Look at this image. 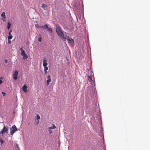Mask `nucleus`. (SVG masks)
Here are the masks:
<instances>
[{
  "instance_id": "27",
  "label": "nucleus",
  "mask_w": 150,
  "mask_h": 150,
  "mask_svg": "<svg viewBox=\"0 0 150 150\" xmlns=\"http://www.w3.org/2000/svg\"><path fill=\"white\" fill-rule=\"evenodd\" d=\"M2 79V78L1 77L0 78V84H1L3 82L2 80L1 79Z\"/></svg>"
},
{
  "instance_id": "29",
  "label": "nucleus",
  "mask_w": 150,
  "mask_h": 150,
  "mask_svg": "<svg viewBox=\"0 0 150 150\" xmlns=\"http://www.w3.org/2000/svg\"><path fill=\"white\" fill-rule=\"evenodd\" d=\"M12 31V30H10V32L9 33L8 35L9 36L12 35L11 34V32Z\"/></svg>"
},
{
  "instance_id": "7",
  "label": "nucleus",
  "mask_w": 150,
  "mask_h": 150,
  "mask_svg": "<svg viewBox=\"0 0 150 150\" xmlns=\"http://www.w3.org/2000/svg\"><path fill=\"white\" fill-rule=\"evenodd\" d=\"M22 89L23 91L25 93L28 92L27 90V87L26 85H24L22 87Z\"/></svg>"
},
{
  "instance_id": "6",
  "label": "nucleus",
  "mask_w": 150,
  "mask_h": 150,
  "mask_svg": "<svg viewBox=\"0 0 150 150\" xmlns=\"http://www.w3.org/2000/svg\"><path fill=\"white\" fill-rule=\"evenodd\" d=\"M47 80L46 85L47 86L49 85L50 82L51 81L50 76L49 75H48L47 77Z\"/></svg>"
},
{
  "instance_id": "18",
  "label": "nucleus",
  "mask_w": 150,
  "mask_h": 150,
  "mask_svg": "<svg viewBox=\"0 0 150 150\" xmlns=\"http://www.w3.org/2000/svg\"><path fill=\"white\" fill-rule=\"evenodd\" d=\"M11 26V24L10 22H8L7 24V28L9 29L10 28V27Z\"/></svg>"
},
{
  "instance_id": "2",
  "label": "nucleus",
  "mask_w": 150,
  "mask_h": 150,
  "mask_svg": "<svg viewBox=\"0 0 150 150\" xmlns=\"http://www.w3.org/2000/svg\"><path fill=\"white\" fill-rule=\"evenodd\" d=\"M18 71L17 70H16L13 72V78L15 80H16L17 79L18 76Z\"/></svg>"
},
{
  "instance_id": "23",
  "label": "nucleus",
  "mask_w": 150,
  "mask_h": 150,
  "mask_svg": "<svg viewBox=\"0 0 150 150\" xmlns=\"http://www.w3.org/2000/svg\"><path fill=\"white\" fill-rule=\"evenodd\" d=\"M52 127H51L52 129H54L56 128V126L54 124H52Z\"/></svg>"
},
{
  "instance_id": "24",
  "label": "nucleus",
  "mask_w": 150,
  "mask_h": 150,
  "mask_svg": "<svg viewBox=\"0 0 150 150\" xmlns=\"http://www.w3.org/2000/svg\"><path fill=\"white\" fill-rule=\"evenodd\" d=\"M13 37L12 35H10L8 37V40H10Z\"/></svg>"
},
{
  "instance_id": "31",
  "label": "nucleus",
  "mask_w": 150,
  "mask_h": 150,
  "mask_svg": "<svg viewBox=\"0 0 150 150\" xmlns=\"http://www.w3.org/2000/svg\"><path fill=\"white\" fill-rule=\"evenodd\" d=\"M5 62L6 63H7V62H8V60L7 59H5Z\"/></svg>"
},
{
  "instance_id": "3",
  "label": "nucleus",
  "mask_w": 150,
  "mask_h": 150,
  "mask_svg": "<svg viewBox=\"0 0 150 150\" xmlns=\"http://www.w3.org/2000/svg\"><path fill=\"white\" fill-rule=\"evenodd\" d=\"M59 34H58L60 38H61L63 40H66V38L64 36V35L63 32V31L59 32Z\"/></svg>"
},
{
  "instance_id": "19",
  "label": "nucleus",
  "mask_w": 150,
  "mask_h": 150,
  "mask_svg": "<svg viewBox=\"0 0 150 150\" xmlns=\"http://www.w3.org/2000/svg\"><path fill=\"white\" fill-rule=\"evenodd\" d=\"M36 28H41V26H40L38 24H37L35 25Z\"/></svg>"
},
{
  "instance_id": "8",
  "label": "nucleus",
  "mask_w": 150,
  "mask_h": 150,
  "mask_svg": "<svg viewBox=\"0 0 150 150\" xmlns=\"http://www.w3.org/2000/svg\"><path fill=\"white\" fill-rule=\"evenodd\" d=\"M47 60L46 59L44 60L43 61V66L44 67L47 66Z\"/></svg>"
},
{
  "instance_id": "12",
  "label": "nucleus",
  "mask_w": 150,
  "mask_h": 150,
  "mask_svg": "<svg viewBox=\"0 0 150 150\" xmlns=\"http://www.w3.org/2000/svg\"><path fill=\"white\" fill-rule=\"evenodd\" d=\"M1 17H3L4 18H6L5 13L4 12H3L1 15Z\"/></svg>"
},
{
  "instance_id": "15",
  "label": "nucleus",
  "mask_w": 150,
  "mask_h": 150,
  "mask_svg": "<svg viewBox=\"0 0 150 150\" xmlns=\"http://www.w3.org/2000/svg\"><path fill=\"white\" fill-rule=\"evenodd\" d=\"M48 26L47 25L45 24L43 26H41V28H42L43 29H45L48 28Z\"/></svg>"
},
{
  "instance_id": "4",
  "label": "nucleus",
  "mask_w": 150,
  "mask_h": 150,
  "mask_svg": "<svg viewBox=\"0 0 150 150\" xmlns=\"http://www.w3.org/2000/svg\"><path fill=\"white\" fill-rule=\"evenodd\" d=\"M67 41L68 43L71 46H72L74 45V40L71 38H69Z\"/></svg>"
},
{
  "instance_id": "28",
  "label": "nucleus",
  "mask_w": 150,
  "mask_h": 150,
  "mask_svg": "<svg viewBox=\"0 0 150 150\" xmlns=\"http://www.w3.org/2000/svg\"><path fill=\"white\" fill-rule=\"evenodd\" d=\"M41 39H42V38L41 37H40L39 38H38V41L39 42H41Z\"/></svg>"
},
{
  "instance_id": "13",
  "label": "nucleus",
  "mask_w": 150,
  "mask_h": 150,
  "mask_svg": "<svg viewBox=\"0 0 150 150\" xmlns=\"http://www.w3.org/2000/svg\"><path fill=\"white\" fill-rule=\"evenodd\" d=\"M52 128L51 127H49L48 129V130L49 132V134H51L52 133V131L51 130Z\"/></svg>"
},
{
  "instance_id": "14",
  "label": "nucleus",
  "mask_w": 150,
  "mask_h": 150,
  "mask_svg": "<svg viewBox=\"0 0 150 150\" xmlns=\"http://www.w3.org/2000/svg\"><path fill=\"white\" fill-rule=\"evenodd\" d=\"M11 131H10V134L11 135H13V134L15 133V132L16 131H14V130L12 129H10Z\"/></svg>"
},
{
  "instance_id": "33",
  "label": "nucleus",
  "mask_w": 150,
  "mask_h": 150,
  "mask_svg": "<svg viewBox=\"0 0 150 150\" xmlns=\"http://www.w3.org/2000/svg\"><path fill=\"white\" fill-rule=\"evenodd\" d=\"M11 43V41L10 40H8V43L10 44Z\"/></svg>"
},
{
  "instance_id": "16",
  "label": "nucleus",
  "mask_w": 150,
  "mask_h": 150,
  "mask_svg": "<svg viewBox=\"0 0 150 150\" xmlns=\"http://www.w3.org/2000/svg\"><path fill=\"white\" fill-rule=\"evenodd\" d=\"M47 30L48 31H49L50 33H52V29L51 28H49L48 27V28H47Z\"/></svg>"
},
{
  "instance_id": "9",
  "label": "nucleus",
  "mask_w": 150,
  "mask_h": 150,
  "mask_svg": "<svg viewBox=\"0 0 150 150\" xmlns=\"http://www.w3.org/2000/svg\"><path fill=\"white\" fill-rule=\"evenodd\" d=\"M11 129L14 130V131H16L17 130V129L16 127V126L15 125H13L12 126L11 128Z\"/></svg>"
},
{
  "instance_id": "1",
  "label": "nucleus",
  "mask_w": 150,
  "mask_h": 150,
  "mask_svg": "<svg viewBox=\"0 0 150 150\" xmlns=\"http://www.w3.org/2000/svg\"><path fill=\"white\" fill-rule=\"evenodd\" d=\"M8 128L7 126H4L2 130L0 132V134H3L5 133L7 134L8 132Z\"/></svg>"
},
{
  "instance_id": "34",
  "label": "nucleus",
  "mask_w": 150,
  "mask_h": 150,
  "mask_svg": "<svg viewBox=\"0 0 150 150\" xmlns=\"http://www.w3.org/2000/svg\"><path fill=\"white\" fill-rule=\"evenodd\" d=\"M20 50L22 51H23V50H24L22 47H21L20 48Z\"/></svg>"
},
{
  "instance_id": "35",
  "label": "nucleus",
  "mask_w": 150,
  "mask_h": 150,
  "mask_svg": "<svg viewBox=\"0 0 150 150\" xmlns=\"http://www.w3.org/2000/svg\"><path fill=\"white\" fill-rule=\"evenodd\" d=\"M2 20L3 21H6V20L5 19V18H4L3 19H2Z\"/></svg>"
},
{
  "instance_id": "25",
  "label": "nucleus",
  "mask_w": 150,
  "mask_h": 150,
  "mask_svg": "<svg viewBox=\"0 0 150 150\" xmlns=\"http://www.w3.org/2000/svg\"><path fill=\"white\" fill-rule=\"evenodd\" d=\"M35 122L37 123V124H38L39 122V120L36 119L35 120Z\"/></svg>"
},
{
  "instance_id": "10",
  "label": "nucleus",
  "mask_w": 150,
  "mask_h": 150,
  "mask_svg": "<svg viewBox=\"0 0 150 150\" xmlns=\"http://www.w3.org/2000/svg\"><path fill=\"white\" fill-rule=\"evenodd\" d=\"M47 6V5L43 4L41 6V7H42L44 10H46V8Z\"/></svg>"
},
{
  "instance_id": "26",
  "label": "nucleus",
  "mask_w": 150,
  "mask_h": 150,
  "mask_svg": "<svg viewBox=\"0 0 150 150\" xmlns=\"http://www.w3.org/2000/svg\"><path fill=\"white\" fill-rule=\"evenodd\" d=\"M44 70H47L48 69V67L47 66L44 67Z\"/></svg>"
},
{
  "instance_id": "17",
  "label": "nucleus",
  "mask_w": 150,
  "mask_h": 150,
  "mask_svg": "<svg viewBox=\"0 0 150 150\" xmlns=\"http://www.w3.org/2000/svg\"><path fill=\"white\" fill-rule=\"evenodd\" d=\"M88 80L89 82H91L92 81V78L91 76L88 77Z\"/></svg>"
},
{
  "instance_id": "21",
  "label": "nucleus",
  "mask_w": 150,
  "mask_h": 150,
  "mask_svg": "<svg viewBox=\"0 0 150 150\" xmlns=\"http://www.w3.org/2000/svg\"><path fill=\"white\" fill-rule=\"evenodd\" d=\"M25 54V52L24 50H23L21 52V55H23V54Z\"/></svg>"
},
{
  "instance_id": "30",
  "label": "nucleus",
  "mask_w": 150,
  "mask_h": 150,
  "mask_svg": "<svg viewBox=\"0 0 150 150\" xmlns=\"http://www.w3.org/2000/svg\"><path fill=\"white\" fill-rule=\"evenodd\" d=\"M2 94L3 95V96H5L6 95V93H4V92H2Z\"/></svg>"
},
{
  "instance_id": "11",
  "label": "nucleus",
  "mask_w": 150,
  "mask_h": 150,
  "mask_svg": "<svg viewBox=\"0 0 150 150\" xmlns=\"http://www.w3.org/2000/svg\"><path fill=\"white\" fill-rule=\"evenodd\" d=\"M23 57V59H27L28 58V55H27L25 53V54H24L23 55H22Z\"/></svg>"
},
{
  "instance_id": "5",
  "label": "nucleus",
  "mask_w": 150,
  "mask_h": 150,
  "mask_svg": "<svg viewBox=\"0 0 150 150\" xmlns=\"http://www.w3.org/2000/svg\"><path fill=\"white\" fill-rule=\"evenodd\" d=\"M56 32L57 33V34H59V33L60 32H62V29L61 27L58 25H57L56 28Z\"/></svg>"
},
{
  "instance_id": "32",
  "label": "nucleus",
  "mask_w": 150,
  "mask_h": 150,
  "mask_svg": "<svg viewBox=\"0 0 150 150\" xmlns=\"http://www.w3.org/2000/svg\"><path fill=\"white\" fill-rule=\"evenodd\" d=\"M45 73V74H46L47 73V70H44Z\"/></svg>"
},
{
  "instance_id": "20",
  "label": "nucleus",
  "mask_w": 150,
  "mask_h": 150,
  "mask_svg": "<svg viewBox=\"0 0 150 150\" xmlns=\"http://www.w3.org/2000/svg\"><path fill=\"white\" fill-rule=\"evenodd\" d=\"M36 119L39 120L40 118V116L38 114H37L36 116Z\"/></svg>"
},
{
  "instance_id": "22",
  "label": "nucleus",
  "mask_w": 150,
  "mask_h": 150,
  "mask_svg": "<svg viewBox=\"0 0 150 150\" xmlns=\"http://www.w3.org/2000/svg\"><path fill=\"white\" fill-rule=\"evenodd\" d=\"M0 142L1 144V145H2V144L4 143V140L1 138H0Z\"/></svg>"
}]
</instances>
